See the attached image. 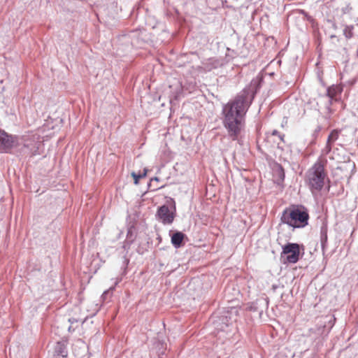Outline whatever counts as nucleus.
<instances>
[{
	"label": "nucleus",
	"mask_w": 358,
	"mask_h": 358,
	"mask_svg": "<svg viewBox=\"0 0 358 358\" xmlns=\"http://www.w3.org/2000/svg\"><path fill=\"white\" fill-rule=\"evenodd\" d=\"M309 214L307 208L302 205H292L286 208L281 215L280 220L294 228L304 227L308 224Z\"/></svg>",
	"instance_id": "2"
},
{
	"label": "nucleus",
	"mask_w": 358,
	"mask_h": 358,
	"mask_svg": "<svg viewBox=\"0 0 358 358\" xmlns=\"http://www.w3.org/2000/svg\"><path fill=\"white\" fill-rule=\"evenodd\" d=\"M339 134L340 132L337 129H334L331 131L330 134L328 136L327 145L324 148V152L326 154L329 153L331 150L334 143L338 138Z\"/></svg>",
	"instance_id": "7"
},
{
	"label": "nucleus",
	"mask_w": 358,
	"mask_h": 358,
	"mask_svg": "<svg viewBox=\"0 0 358 358\" xmlns=\"http://www.w3.org/2000/svg\"><path fill=\"white\" fill-rule=\"evenodd\" d=\"M175 211V206L173 210H171L167 206L163 205L157 210V216L164 224H170L174 220Z\"/></svg>",
	"instance_id": "5"
},
{
	"label": "nucleus",
	"mask_w": 358,
	"mask_h": 358,
	"mask_svg": "<svg viewBox=\"0 0 358 358\" xmlns=\"http://www.w3.org/2000/svg\"><path fill=\"white\" fill-rule=\"evenodd\" d=\"M161 188H163V186L159 187L158 189H161Z\"/></svg>",
	"instance_id": "14"
},
{
	"label": "nucleus",
	"mask_w": 358,
	"mask_h": 358,
	"mask_svg": "<svg viewBox=\"0 0 358 358\" xmlns=\"http://www.w3.org/2000/svg\"><path fill=\"white\" fill-rule=\"evenodd\" d=\"M326 178L324 164L321 161L317 162L307 172V181L312 192L321 190Z\"/></svg>",
	"instance_id": "3"
},
{
	"label": "nucleus",
	"mask_w": 358,
	"mask_h": 358,
	"mask_svg": "<svg viewBox=\"0 0 358 358\" xmlns=\"http://www.w3.org/2000/svg\"><path fill=\"white\" fill-rule=\"evenodd\" d=\"M185 235L180 231L174 233L171 236V243L176 248L181 247L182 245V241L185 238Z\"/></svg>",
	"instance_id": "9"
},
{
	"label": "nucleus",
	"mask_w": 358,
	"mask_h": 358,
	"mask_svg": "<svg viewBox=\"0 0 358 358\" xmlns=\"http://www.w3.org/2000/svg\"><path fill=\"white\" fill-rule=\"evenodd\" d=\"M343 92V87L340 85H331L327 89V96L331 99L337 101L336 96Z\"/></svg>",
	"instance_id": "8"
},
{
	"label": "nucleus",
	"mask_w": 358,
	"mask_h": 358,
	"mask_svg": "<svg viewBox=\"0 0 358 358\" xmlns=\"http://www.w3.org/2000/svg\"><path fill=\"white\" fill-rule=\"evenodd\" d=\"M161 188H163V186L159 187L158 189H161Z\"/></svg>",
	"instance_id": "15"
},
{
	"label": "nucleus",
	"mask_w": 358,
	"mask_h": 358,
	"mask_svg": "<svg viewBox=\"0 0 358 358\" xmlns=\"http://www.w3.org/2000/svg\"><path fill=\"white\" fill-rule=\"evenodd\" d=\"M245 92L227 103L223 108V124L233 141L237 140L244 126V115L249 106Z\"/></svg>",
	"instance_id": "1"
},
{
	"label": "nucleus",
	"mask_w": 358,
	"mask_h": 358,
	"mask_svg": "<svg viewBox=\"0 0 358 358\" xmlns=\"http://www.w3.org/2000/svg\"><path fill=\"white\" fill-rule=\"evenodd\" d=\"M55 353L56 358H66L67 350L66 345L61 342H58L55 347Z\"/></svg>",
	"instance_id": "10"
},
{
	"label": "nucleus",
	"mask_w": 358,
	"mask_h": 358,
	"mask_svg": "<svg viewBox=\"0 0 358 358\" xmlns=\"http://www.w3.org/2000/svg\"><path fill=\"white\" fill-rule=\"evenodd\" d=\"M154 180H155V181H159V178H157V177H155L154 178H152L151 181L152 182V181H154Z\"/></svg>",
	"instance_id": "13"
},
{
	"label": "nucleus",
	"mask_w": 358,
	"mask_h": 358,
	"mask_svg": "<svg viewBox=\"0 0 358 358\" xmlns=\"http://www.w3.org/2000/svg\"><path fill=\"white\" fill-rule=\"evenodd\" d=\"M353 26H346L343 29V34L347 38H350L353 36Z\"/></svg>",
	"instance_id": "12"
},
{
	"label": "nucleus",
	"mask_w": 358,
	"mask_h": 358,
	"mask_svg": "<svg viewBox=\"0 0 358 358\" xmlns=\"http://www.w3.org/2000/svg\"><path fill=\"white\" fill-rule=\"evenodd\" d=\"M300 245L298 243H289L282 246L280 259L282 264H296L300 259Z\"/></svg>",
	"instance_id": "4"
},
{
	"label": "nucleus",
	"mask_w": 358,
	"mask_h": 358,
	"mask_svg": "<svg viewBox=\"0 0 358 358\" xmlns=\"http://www.w3.org/2000/svg\"><path fill=\"white\" fill-rule=\"evenodd\" d=\"M148 170L147 169H144L143 173H136L135 172L131 173V176L134 180V183L138 185L139 182V180L145 178L147 176Z\"/></svg>",
	"instance_id": "11"
},
{
	"label": "nucleus",
	"mask_w": 358,
	"mask_h": 358,
	"mask_svg": "<svg viewBox=\"0 0 358 358\" xmlns=\"http://www.w3.org/2000/svg\"><path fill=\"white\" fill-rule=\"evenodd\" d=\"M15 143V138L0 130V152H8Z\"/></svg>",
	"instance_id": "6"
}]
</instances>
